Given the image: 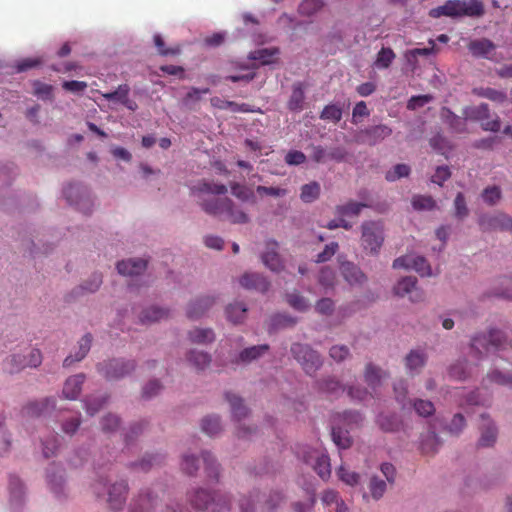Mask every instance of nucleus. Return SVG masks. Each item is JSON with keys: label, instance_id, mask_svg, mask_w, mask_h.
Wrapping results in <instances>:
<instances>
[{"label": "nucleus", "instance_id": "nucleus-1", "mask_svg": "<svg viewBox=\"0 0 512 512\" xmlns=\"http://www.w3.org/2000/svg\"><path fill=\"white\" fill-rule=\"evenodd\" d=\"M198 193L202 209L210 215L224 217L233 224H246L249 216L242 209L236 207L229 198H216L224 195L227 187L224 184L203 181L193 188Z\"/></svg>", "mask_w": 512, "mask_h": 512}, {"label": "nucleus", "instance_id": "nucleus-2", "mask_svg": "<svg viewBox=\"0 0 512 512\" xmlns=\"http://www.w3.org/2000/svg\"><path fill=\"white\" fill-rule=\"evenodd\" d=\"M483 14L484 7L481 0H448L443 5L432 8L429 11V16L432 18H439L441 16L479 17Z\"/></svg>", "mask_w": 512, "mask_h": 512}, {"label": "nucleus", "instance_id": "nucleus-3", "mask_svg": "<svg viewBox=\"0 0 512 512\" xmlns=\"http://www.w3.org/2000/svg\"><path fill=\"white\" fill-rule=\"evenodd\" d=\"M191 503L201 510L223 512L230 509V499L220 493H211L206 489H198L191 498Z\"/></svg>", "mask_w": 512, "mask_h": 512}, {"label": "nucleus", "instance_id": "nucleus-4", "mask_svg": "<svg viewBox=\"0 0 512 512\" xmlns=\"http://www.w3.org/2000/svg\"><path fill=\"white\" fill-rule=\"evenodd\" d=\"M291 353L308 375H313L322 365L320 355L309 345L295 343L291 346Z\"/></svg>", "mask_w": 512, "mask_h": 512}, {"label": "nucleus", "instance_id": "nucleus-5", "mask_svg": "<svg viewBox=\"0 0 512 512\" xmlns=\"http://www.w3.org/2000/svg\"><path fill=\"white\" fill-rule=\"evenodd\" d=\"M506 343V336L497 329L490 330L487 334L476 335L471 340V349L476 355L489 353L491 350H499Z\"/></svg>", "mask_w": 512, "mask_h": 512}, {"label": "nucleus", "instance_id": "nucleus-6", "mask_svg": "<svg viewBox=\"0 0 512 512\" xmlns=\"http://www.w3.org/2000/svg\"><path fill=\"white\" fill-rule=\"evenodd\" d=\"M362 245L365 250L376 254L382 246L383 226L379 222L366 221L362 224Z\"/></svg>", "mask_w": 512, "mask_h": 512}, {"label": "nucleus", "instance_id": "nucleus-7", "mask_svg": "<svg viewBox=\"0 0 512 512\" xmlns=\"http://www.w3.org/2000/svg\"><path fill=\"white\" fill-rule=\"evenodd\" d=\"M97 368L107 380H118L130 374L135 369V364L129 360L112 359L100 363Z\"/></svg>", "mask_w": 512, "mask_h": 512}, {"label": "nucleus", "instance_id": "nucleus-8", "mask_svg": "<svg viewBox=\"0 0 512 512\" xmlns=\"http://www.w3.org/2000/svg\"><path fill=\"white\" fill-rule=\"evenodd\" d=\"M394 293L399 297L408 296L411 302H421L425 298L424 291L417 286V278L413 276L403 277L394 286Z\"/></svg>", "mask_w": 512, "mask_h": 512}, {"label": "nucleus", "instance_id": "nucleus-9", "mask_svg": "<svg viewBox=\"0 0 512 512\" xmlns=\"http://www.w3.org/2000/svg\"><path fill=\"white\" fill-rule=\"evenodd\" d=\"M395 269H413L421 276H431L432 269L428 261L422 256L405 255L393 261Z\"/></svg>", "mask_w": 512, "mask_h": 512}, {"label": "nucleus", "instance_id": "nucleus-10", "mask_svg": "<svg viewBox=\"0 0 512 512\" xmlns=\"http://www.w3.org/2000/svg\"><path fill=\"white\" fill-rule=\"evenodd\" d=\"M479 225L483 231L501 230L512 232V217L502 212L493 215H483L479 219Z\"/></svg>", "mask_w": 512, "mask_h": 512}, {"label": "nucleus", "instance_id": "nucleus-11", "mask_svg": "<svg viewBox=\"0 0 512 512\" xmlns=\"http://www.w3.org/2000/svg\"><path fill=\"white\" fill-rule=\"evenodd\" d=\"M303 459L305 463L313 467L320 478L327 480L330 477L331 468L328 455L317 450H313L305 454Z\"/></svg>", "mask_w": 512, "mask_h": 512}, {"label": "nucleus", "instance_id": "nucleus-12", "mask_svg": "<svg viewBox=\"0 0 512 512\" xmlns=\"http://www.w3.org/2000/svg\"><path fill=\"white\" fill-rule=\"evenodd\" d=\"M128 490V484L124 480L115 482L108 488L107 503L112 511H119L124 507L127 500Z\"/></svg>", "mask_w": 512, "mask_h": 512}, {"label": "nucleus", "instance_id": "nucleus-13", "mask_svg": "<svg viewBox=\"0 0 512 512\" xmlns=\"http://www.w3.org/2000/svg\"><path fill=\"white\" fill-rule=\"evenodd\" d=\"M130 87L127 84H122L116 90L111 92L102 93V97L110 102L120 103L131 111L138 108L137 103L129 98Z\"/></svg>", "mask_w": 512, "mask_h": 512}, {"label": "nucleus", "instance_id": "nucleus-14", "mask_svg": "<svg viewBox=\"0 0 512 512\" xmlns=\"http://www.w3.org/2000/svg\"><path fill=\"white\" fill-rule=\"evenodd\" d=\"M158 503V496L152 495L150 490H144L134 498L130 504V512H154Z\"/></svg>", "mask_w": 512, "mask_h": 512}, {"label": "nucleus", "instance_id": "nucleus-15", "mask_svg": "<svg viewBox=\"0 0 512 512\" xmlns=\"http://www.w3.org/2000/svg\"><path fill=\"white\" fill-rule=\"evenodd\" d=\"M481 436L478 444L481 447L493 446L497 439V428L486 414L481 415Z\"/></svg>", "mask_w": 512, "mask_h": 512}, {"label": "nucleus", "instance_id": "nucleus-16", "mask_svg": "<svg viewBox=\"0 0 512 512\" xmlns=\"http://www.w3.org/2000/svg\"><path fill=\"white\" fill-rule=\"evenodd\" d=\"M278 243L274 240H268L266 242V250L263 252L261 259L266 267L271 271L278 272L282 269V261L277 252Z\"/></svg>", "mask_w": 512, "mask_h": 512}, {"label": "nucleus", "instance_id": "nucleus-17", "mask_svg": "<svg viewBox=\"0 0 512 512\" xmlns=\"http://www.w3.org/2000/svg\"><path fill=\"white\" fill-rule=\"evenodd\" d=\"M240 285L249 290L266 292L269 289L267 279L258 273H245L239 280Z\"/></svg>", "mask_w": 512, "mask_h": 512}, {"label": "nucleus", "instance_id": "nucleus-18", "mask_svg": "<svg viewBox=\"0 0 512 512\" xmlns=\"http://www.w3.org/2000/svg\"><path fill=\"white\" fill-rule=\"evenodd\" d=\"M55 407L53 398H45L41 401L29 402L22 410L27 417H39Z\"/></svg>", "mask_w": 512, "mask_h": 512}, {"label": "nucleus", "instance_id": "nucleus-19", "mask_svg": "<svg viewBox=\"0 0 512 512\" xmlns=\"http://www.w3.org/2000/svg\"><path fill=\"white\" fill-rule=\"evenodd\" d=\"M147 267V262L143 259H129L117 263L119 274L124 276H134L141 274Z\"/></svg>", "mask_w": 512, "mask_h": 512}, {"label": "nucleus", "instance_id": "nucleus-20", "mask_svg": "<svg viewBox=\"0 0 512 512\" xmlns=\"http://www.w3.org/2000/svg\"><path fill=\"white\" fill-rule=\"evenodd\" d=\"M341 273L350 285H362L366 281L365 274L352 262L342 263Z\"/></svg>", "mask_w": 512, "mask_h": 512}, {"label": "nucleus", "instance_id": "nucleus-21", "mask_svg": "<svg viewBox=\"0 0 512 512\" xmlns=\"http://www.w3.org/2000/svg\"><path fill=\"white\" fill-rule=\"evenodd\" d=\"M214 298L210 296H204L191 302L187 308V316L190 319L200 318L213 304Z\"/></svg>", "mask_w": 512, "mask_h": 512}, {"label": "nucleus", "instance_id": "nucleus-22", "mask_svg": "<svg viewBox=\"0 0 512 512\" xmlns=\"http://www.w3.org/2000/svg\"><path fill=\"white\" fill-rule=\"evenodd\" d=\"M84 374H77L69 377L63 387V395L66 399L75 400L81 392L84 383Z\"/></svg>", "mask_w": 512, "mask_h": 512}, {"label": "nucleus", "instance_id": "nucleus-23", "mask_svg": "<svg viewBox=\"0 0 512 512\" xmlns=\"http://www.w3.org/2000/svg\"><path fill=\"white\" fill-rule=\"evenodd\" d=\"M280 50L277 47L257 49L249 53L250 60L259 61L261 65H269L275 62Z\"/></svg>", "mask_w": 512, "mask_h": 512}, {"label": "nucleus", "instance_id": "nucleus-24", "mask_svg": "<svg viewBox=\"0 0 512 512\" xmlns=\"http://www.w3.org/2000/svg\"><path fill=\"white\" fill-rule=\"evenodd\" d=\"M304 84L296 82L292 86V93L287 103L288 109L294 112L301 111L304 106L305 92Z\"/></svg>", "mask_w": 512, "mask_h": 512}, {"label": "nucleus", "instance_id": "nucleus-25", "mask_svg": "<svg viewBox=\"0 0 512 512\" xmlns=\"http://www.w3.org/2000/svg\"><path fill=\"white\" fill-rule=\"evenodd\" d=\"M92 343V336L90 334L84 335L79 341V350L73 355L67 356L63 361L64 367H70L74 362L81 361L89 352Z\"/></svg>", "mask_w": 512, "mask_h": 512}, {"label": "nucleus", "instance_id": "nucleus-26", "mask_svg": "<svg viewBox=\"0 0 512 512\" xmlns=\"http://www.w3.org/2000/svg\"><path fill=\"white\" fill-rule=\"evenodd\" d=\"M362 133L368 137L369 144L374 145L377 142L389 137L392 134V129L387 125L380 124L366 128L362 131Z\"/></svg>", "mask_w": 512, "mask_h": 512}, {"label": "nucleus", "instance_id": "nucleus-27", "mask_svg": "<svg viewBox=\"0 0 512 512\" xmlns=\"http://www.w3.org/2000/svg\"><path fill=\"white\" fill-rule=\"evenodd\" d=\"M468 49L475 57H487L495 49V45L492 41L483 38L471 41Z\"/></svg>", "mask_w": 512, "mask_h": 512}, {"label": "nucleus", "instance_id": "nucleus-28", "mask_svg": "<svg viewBox=\"0 0 512 512\" xmlns=\"http://www.w3.org/2000/svg\"><path fill=\"white\" fill-rule=\"evenodd\" d=\"M269 348L270 347L267 344L245 348L239 353L238 361L242 363H250L263 356Z\"/></svg>", "mask_w": 512, "mask_h": 512}, {"label": "nucleus", "instance_id": "nucleus-29", "mask_svg": "<svg viewBox=\"0 0 512 512\" xmlns=\"http://www.w3.org/2000/svg\"><path fill=\"white\" fill-rule=\"evenodd\" d=\"M472 92L478 97L486 98L496 103H503L507 100V93L505 91L490 87L474 88Z\"/></svg>", "mask_w": 512, "mask_h": 512}, {"label": "nucleus", "instance_id": "nucleus-30", "mask_svg": "<svg viewBox=\"0 0 512 512\" xmlns=\"http://www.w3.org/2000/svg\"><path fill=\"white\" fill-rule=\"evenodd\" d=\"M226 399L230 403L232 416L240 421L248 415V408L243 404V400L237 395L226 393Z\"/></svg>", "mask_w": 512, "mask_h": 512}, {"label": "nucleus", "instance_id": "nucleus-31", "mask_svg": "<svg viewBox=\"0 0 512 512\" xmlns=\"http://www.w3.org/2000/svg\"><path fill=\"white\" fill-rule=\"evenodd\" d=\"M188 338L192 343L209 344L215 340V334L210 328H195L189 331Z\"/></svg>", "mask_w": 512, "mask_h": 512}, {"label": "nucleus", "instance_id": "nucleus-32", "mask_svg": "<svg viewBox=\"0 0 512 512\" xmlns=\"http://www.w3.org/2000/svg\"><path fill=\"white\" fill-rule=\"evenodd\" d=\"M168 316V310L151 306L142 311L139 320L142 324H152Z\"/></svg>", "mask_w": 512, "mask_h": 512}, {"label": "nucleus", "instance_id": "nucleus-33", "mask_svg": "<svg viewBox=\"0 0 512 512\" xmlns=\"http://www.w3.org/2000/svg\"><path fill=\"white\" fill-rule=\"evenodd\" d=\"M426 355L421 350H412L405 358L406 368L411 372H418L425 363H426Z\"/></svg>", "mask_w": 512, "mask_h": 512}, {"label": "nucleus", "instance_id": "nucleus-34", "mask_svg": "<svg viewBox=\"0 0 512 512\" xmlns=\"http://www.w3.org/2000/svg\"><path fill=\"white\" fill-rule=\"evenodd\" d=\"M187 361L195 369L201 371L209 366L211 362V356L208 353L202 351L191 350L187 354Z\"/></svg>", "mask_w": 512, "mask_h": 512}, {"label": "nucleus", "instance_id": "nucleus-35", "mask_svg": "<svg viewBox=\"0 0 512 512\" xmlns=\"http://www.w3.org/2000/svg\"><path fill=\"white\" fill-rule=\"evenodd\" d=\"M377 423L385 432L398 431L402 426V422L395 414H381L377 418Z\"/></svg>", "mask_w": 512, "mask_h": 512}, {"label": "nucleus", "instance_id": "nucleus-36", "mask_svg": "<svg viewBox=\"0 0 512 512\" xmlns=\"http://www.w3.org/2000/svg\"><path fill=\"white\" fill-rule=\"evenodd\" d=\"M64 196L70 204L79 205L82 198L87 195L86 189L79 184H69L64 188Z\"/></svg>", "mask_w": 512, "mask_h": 512}, {"label": "nucleus", "instance_id": "nucleus-37", "mask_svg": "<svg viewBox=\"0 0 512 512\" xmlns=\"http://www.w3.org/2000/svg\"><path fill=\"white\" fill-rule=\"evenodd\" d=\"M247 308L243 303L230 304L226 308V314L229 321L234 324L241 323L246 317Z\"/></svg>", "mask_w": 512, "mask_h": 512}, {"label": "nucleus", "instance_id": "nucleus-38", "mask_svg": "<svg viewBox=\"0 0 512 512\" xmlns=\"http://www.w3.org/2000/svg\"><path fill=\"white\" fill-rule=\"evenodd\" d=\"M384 373L382 370L373 364L369 363L366 365L364 378L366 383L372 388L375 389L379 384L381 379L383 378Z\"/></svg>", "mask_w": 512, "mask_h": 512}, {"label": "nucleus", "instance_id": "nucleus-39", "mask_svg": "<svg viewBox=\"0 0 512 512\" xmlns=\"http://www.w3.org/2000/svg\"><path fill=\"white\" fill-rule=\"evenodd\" d=\"M24 354L27 357V361L16 365L13 370H22L26 367H37L41 364L42 357L40 350L35 348H26V353Z\"/></svg>", "mask_w": 512, "mask_h": 512}, {"label": "nucleus", "instance_id": "nucleus-40", "mask_svg": "<svg viewBox=\"0 0 512 512\" xmlns=\"http://www.w3.org/2000/svg\"><path fill=\"white\" fill-rule=\"evenodd\" d=\"M364 207H367V204L350 201L344 205H338L336 207V214L340 217L358 216Z\"/></svg>", "mask_w": 512, "mask_h": 512}, {"label": "nucleus", "instance_id": "nucleus-41", "mask_svg": "<svg viewBox=\"0 0 512 512\" xmlns=\"http://www.w3.org/2000/svg\"><path fill=\"white\" fill-rule=\"evenodd\" d=\"M316 386L320 392L328 395H334L338 391L343 390L341 383L331 377L317 381Z\"/></svg>", "mask_w": 512, "mask_h": 512}, {"label": "nucleus", "instance_id": "nucleus-42", "mask_svg": "<svg viewBox=\"0 0 512 512\" xmlns=\"http://www.w3.org/2000/svg\"><path fill=\"white\" fill-rule=\"evenodd\" d=\"M320 195V185L317 182H311L301 187L300 198L305 203L315 201Z\"/></svg>", "mask_w": 512, "mask_h": 512}, {"label": "nucleus", "instance_id": "nucleus-43", "mask_svg": "<svg viewBox=\"0 0 512 512\" xmlns=\"http://www.w3.org/2000/svg\"><path fill=\"white\" fill-rule=\"evenodd\" d=\"M465 115L467 118L482 122L490 117V109L488 104L481 103L466 110Z\"/></svg>", "mask_w": 512, "mask_h": 512}, {"label": "nucleus", "instance_id": "nucleus-44", "mask_svg": "<svg viewBox=\"0 0 512 512\" xmlns=\"http://www.w3.org/2000/svg\"><path fill=\"white\" fill-rule=\"evenodd\" d=\"M332 440L340 449H347L352 444L348 431H343L339 427L332 428Z\"/></svg>", "mask_w": 512, "mask_h": 512}, {"label": "nucleus", "instance_id": "nucleus-45", "mask_svg": "<svg viewBox=\"0 0 512 512\" xmlns=\"http://www.w3.org/2000/svg\"><path fill=\"white\" fill-rule=\"evenodd\" d=\"M395 53L391 48L383 47L377 54L374 62L377 68L386 69L388 68L395 58Z\"/></svg>", "mask_w": 512, "mask_h": 512}, {"label": "nucleus", "instance_id": "nucleus-46", "mask_svg": "<svg viewBox=\"0 0 512 512\" xmlns=\"http://www.w3.org/2000/svg\"><path fill=\"white\" fill-rule=\"evenodd\" d=\"M440 441L436 433L428 432L421 441V450L424 454H432L437 451Z\"/></svg>", "mask_w": 512, "mask_h": 512}, {"label": "nucleus", "instance_id": "nucleus-47", "mask_svg": "<svg viewBox=\"0 0 512 512\" xmlns=\"http://www.w3.org/2000/svg\"><path fill=\"white\" fill-rule=\"evenodd\" d=\"M492 295L512 300V278H502L500 280L499 287L494 289Z\"/></svg>", "mask_w": 512, "mask_h": 512}, {"label": "nucleus", "instance_id": "nucleus-48", "mask_svg": "<svg viewBox=\"0 0 512 512\" xmlns=\"http://www.w3.org/2000/svg\"><path fill=\"white\" fill-rule=\"evenodd\" d=\"M202 431L210 436L221 430L220 418L218 416H207L202 420Z\"/></svg>", "mask_w": 512, "mask_h": 512}, {"label": "nucleus", "instance_id": "nucleus-49", "mask_svg": "<svg viewBox=\"0 0 512 512\" xmlns=\"http://www.w3.org/2000/svg\"><path fill=\"white\" fill-rule=\"evenodd\" d=\"M387 484L384 480L374 476L370 479L369 491L375 500H379L385 493Z\"/></svg>", "mask_w": 512, "mask_h": 512}, {"label": "nucleus", "instance_id": "nucleus-50", "mask_svg": "<svg viewBox=\"0 0 512 512\" xmlns=\"http://www.w3.org/2000/svg\"><path fill=\"white\" fill-rule=\"evenodd\" d=\"M320 118L337 123L342 118V109L335 104L326 105L320 114Z\"/></svg>", "mask_w": 512, "mask_h": 512}, {"label": "nucleus", "instance_id": "nucleus-51", "mask_svg": "<svg viewBox=\"0 0 512 512\" xmlns=\"http://www.w3.org/2000/svg\"><path fill=\"white\" fill-rule=\"evenodd\" d=\"M412 206L415 210H432L436 206L431 196L416 195L412 198Z\"/></svg>", "mask_w": 512, "mask_h": 512}, {"label": "nucleus", "instance_id": "nucleus-52", "mask_svg": "<svg viewBox=\"0 0 512 512\" xmlns=\"http://www.w3.org/2000/svg\"><path fill=\"white\" fill-rule=\"evenodd\" d=\"M284 502V496L278 492H271L265 500L262 509L265 512H274Z\"/></svg>", "mask_w": 512, "mask_h": 512}, {"label": "nucleus", "instance_id": "nucleus-53", "mask_svg": "<svg viewBox=\"0 0 512 512\" xmlns=\"http://www.w3.org/2000/svg\"><path fill=\"white\" fill-rule=\"evenodd\" d=\"M286 301L292 308L301 312L309 307L307 300L297 292L287 294Z\"/></svg>", "mask_w": 512, "mask_h": 512}, {"label": "nucleus", "instance_id": "nucleus-54", "mask_svg": "<svg viewBox=\"0 0 512 512\" xmlns=\"http://www.w3.org/2000/svg\"><path fill=\"white\" fill-rule=\"evenodd\" d=\"M410 174V167L406 164H397L393 169L387 171L385 178L389 182H394L402 177H407Z\"/></svg>", "mask_w": 512, "mask_h": 512}, {"label": "nucleus", "instance_id": "nucleus-55", "mask_svg": "<svg viewBox=\"0 0 512 512\" xmlns=\"http://www.w3.org/2000/svg\"><path fill=\"white\" fill-rule=\"evenodd\" d=\"M232 194L244 202H255L253 192L244 185L234 183L231 185Z\"/></svg>", "mask_w": 512, "mask_h": 512}, {"label": "nucleus", "instance_id": "nucleus-56", "mask_svg": "<svg viewBox=\"0 0 512 512\" xmlns=\"http://www.w3.org/2000/svg\"><path fill=\"white\" fill-rule=\"evenodd\" d=\"M444 112L446 113L447 122L455 132L462 133L466 131L465 119L455 115L449 109H444Z\"/></svg>", "mask_w": 512, "mask_h": 512}, {"label": "nucleus", "instance_id": "nucleus-57", "mask_svg": "<svg viewBox=\"0 0 512 512\" xmlns=\"http://www.w3.org/2000/svg\"><path fill=\"white\" fill-rule=\"evenodd\" d=\"M415 411L422 417L431 416L435 412L434 404L428 400L418 399L412 403Z\"/></svg>", "mask_w": 512, "mask_h": 512}, {"label": "nucleus", "instance_id": "nucleus-58", "mask_svg": "<svg viewBox=\"0 0 512 512\" xmlns=\"http://www.w3.org/2000/svg\"><path fill=\"white\" fill-rule=\"evenodd\" d=\"M202 458L205 464L207 475L211 478H214L215 480H218V464L216 463L214 457L208 452H203Z\"/></svg>", "mask_w": 512, "mask_h": 512}, {"label": "nucleus", "instance_id": "nucleus-59", "mask_svg": "<svg viewBox=\"0 0 512 512\" xmlns=\"http://www.w3.org/2000/svg\"><path fill=\"white\" fill-rule=\"evenodd\" d=\"M501 196V189L495 185L485 188L482 192L483 201L489 205H495Z\"/></svg>", "mask_w": 512, "mask_h": 512}, {"label": "nucleus", "instance_id": "nucleus-60", "mask_svg": "<svg viewBox=\"0 0 512 512\" xmlns=\"http://www.w3.org/2000/svg\"><path fill=\"white\" fill-rule=\"evenodd\" d=\"M336 281L335 271L330 267H323L319 273V283L326 289L332 288Z\"/></svg>", "mask_w": 512, "mask_h": 512}, {"label": "nucleus", "instance_id": "nucleus-61", "mask_svg": "<svg viewBox=\"0 0 512 512\" xmlns=\"http://www.w3.org/2000/svg\"><path fill=\"white\" fill-rule=\"evenodd\" d=\"M259 493L254 491L248 496H242L239 499L240 512H255V501L258 499Z\"/></svg>", "mask_w": 512, "mask_h": 512}, {"label": "nucleus", "instance_id": "nucleus-62", "mask_svg": "<svg viewBox=\"0 0 512 512\" xmlns=\"http://www.w3.org/2000/svg\"><path fill=\"white\" fill-rule=\"evenodd\" d=\"M487 378L498 385L512 388V373L504 374L498 370L492 371Z\"/></svg>", "mask_w": 512, "mask_h": 512}, {"label": "nucleus", "instance_id": "nucleus-63", "mask_svg": "<svg viewBox=\"0 0 512 512\" xmlns=\"http://www.w3.org/2000/svg\"><path fill=\"white\" fill-rule=\"evenodd\" d=\"M337 475L341 481L349 486H355L359 483L360 475L356 472L348 471L344 466H340Z\"/></svg>", "mask_w": 512, "mask_h": 512}, {"label": "nucleus", "instance_id": "nucleus-64", "mask_svg": "<svg viewBox=\"0 0 512 512\" xmlns=\"http://www.w3.org/2000/svg\"><path fill=\"white\" fill-rule=\"evenodd\" d=\"M455 217L463 219L468 216L469 210L463 193L459 192L454 200Z\"/></svg>", "mask_w": 512, "mask_h": 512}]
</instances>
